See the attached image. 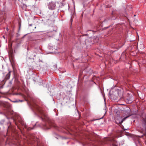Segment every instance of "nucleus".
<instances>
[{
    "label": "nucleus",
    "instance_id": "nucleus-36",
    "mask_svg": "<svg viewBox=\"0 0 146 146\" xmlns=\"http://www.w3.org/2000/svg\"><path fill=\"white\" fill-rule=\"evenodd\" d=\"M50 36V37H51V36Z\"/></svg>",
    "mask_w": 146,
    "mask_h": 146
},
{
    "label": "nucleus",
    "instance_id": "nucleus-5",
    "mask_svg": "<svg viewBox=\"0 0 146 146\" xmlns=\"http://www.w3.org/2000/svg\"><path fill=\"white\" fill-rule=\"evenodd\" d=\"M111 99L113 100L118 101L120 99H119V96H118L117 93L114 92L110 95Z\"/></svg>",
    "mask_w": 146,
    "mask_h": 146
},
{
    "label": "nucleus",
    "instance_id": "nucleus-23",
    "mask_svg": "<svg viewBox=\"0 0 146 146\" xmlns=\"http://www.w3.org/2000/svg\"><path fill=\"white\" fill-rule=\"evenodd\" d=\"M13 33H11V37L12 38L13 37Z\"/></svg>",
    "mask_w": 146,
    "mask_h": 146
},
{
    "label": "nucleus",
    "instance_id": "nucleus-12",
    "mask_svg": "<svg viewBox=\"0 0 146 146\" xmlns=\"http://www.w3.org/2000/svg\"><path fill=\"white\" fill-rule=\"evenodd\" d=\"M48 123L50 126L55 127V124L52 121L50 120H48Z\"/></svg>",
    "mask_w": 146,
    "mask_h": 146
},
{
    "label": "nucleus",
    "instance_id": "nucleus-25",
    "mask_svg": "<svg viewBox=\"0 0 146 146\" xmlns=\"http://www.w3.org/2000/svg\"><path fill=\"white\" fill-rule=\"evenodd\" d=\"M7 143L8 144H9V141H8V139H7Z\"/></svg>",
    "mask_w": 146,
    "mask_h": 146
},
{
    "label": "nucleus",
    "instance_id": "nucleus-9",
    "mask_svg": "<svg viewBox=\"0 0 146 146\" xmlns=\"http://www.w3.org/2000/svg\"><path fill=\"white\" fill-rule=\"evenodd\" d=\"M48 8L51 10L54 9L56 5L54 3L51 2L48 5Z\"/></svg>",
    "mask_w": 146,
    "mask_h": 146
},
{
    "label": "nucleus",
    "instance_id": "nucleus-20",
    "mask_svg": "<svg viewBox=\"0 0 146 146\" xmlns=\"http://www.w3.org/2000/svg\"><path fill=\"white\" fill-rule=\"evenodd\" d=\"M16 89V88L15 87H13L12 88V89H11V91H12L13 92V90H14L15 89Z\"/></svg>",
    "mask_w": 146,
    "mask_h": 146
},
{
    "label": "nucleus",
    "instance_id": "nucleus-1",
    "mask_svg": "<svg viewBox=\"0 0 146 146\" xmlns=\"http://www.w3.org/2000/svg\"><path fill=\"white\" fill-rule=\"evenodd\" d=\"M11 119V122H13V123L15 124L18 128L21 131L19 125L18 123H20L22 126L25 125L24 121L22 119L21 117L19 116L15 113L13 111H11L10 109V119Z\"/></svg>",
    "mask_w": 146,
    "mask_h": 146
},
{
    "label": "nucleus",
    "instance_id": "nucleus-29",
    "mask_svg": "<svg viewBox=\"0 0 146 146\" xmlns=\"http://www.w3.org/2000/svg\"><path fill=\"white\" fill-rule=\"evenodd\" d=\"M95 120L93 119V120H91V121H94V120Z\"/></svg>",
    "mask_w": 146,
    "mask_h": 146
},
{
    "label": "nucleus",
    "instance_id": "nucleus-26",
    "mask_svg": "<svg viewBox=\"0 0 146 146\" xmlns=\"http://www.w3.org/2000/svg\"><path fill=\"white\" fill-rule=\"evenodd\" d=\"M6 29L7 30V31H8V27H7L6 28Z\"/></svg>",
    "mask_w": 146,
    "mask_h": 146
},
{
    "label": "nucleus",
    "instance_id": "nucleus-44",
    "mask_svg": "<svg viewBox=\"0 0 146 146\" xmlns=\"http://www.w3.org/2000/svg\"><path fill=\"white\" fill-rule=\"evenodd\" d=\"M108 28V27H107L106 28Z\"/></svg>",
    "mask_w": 146,
    "mask_h": 146
},
{
    "label": "nucleus",
    "instance_id": "nucleus-24",
    "mask_svg": "<svg viewBox=\"0 0 146 146\" xmlns=\"http://www.w3.org/2000/svg\"><path fill=\"white\" fill-rule=\"evenodd\" d=\"M45 127H46V129H50V128H47V127H46V125H45Z\"/></svg>",
    "mask_w": 146,
    "mask_h": 146
},
{
    "label": "nucleus",
    "instance_id": "nucleus-18",
    "mask_svg": "<svg viewBox=\"0 0 146 146\" xmlns=\"http://www.w3.org/2000/svg\"><path fill=\"white\" fill-rule=\"evenodd\" d=\"M82 71L81 70H80V73L79 74V77H80L82 75Z\"/></svg>",
    "mask_w": 146,
    "mask_h": 146
},
{
    "label": "nucleus",
    "instance_id": "nucleus-11",
    "mask_svg": "<svg viewBox=\"0 0 146 146\" xmlns=\"http://www.w3.org/2000/svg\"><path fill=\"white\" fill-rule=\"evenodd\" d=\"M10 131L11 130V131L13 132H15L16 131V128L15 127L13 126L11 124V122L10 121Z\"/></svg>",
    "mask_w": 146,
    "mask_h": 146
},
{
    "label": "nucleus",
    "instance_id": "nucleus-13",
    "mask_svg": "<svg viewBox=\"0 0 146 146\" xmlns=\"http://www.w3.org/2000/svg\"><path fill=\"white\" fill-rule=\"evenodd\" d=\"M112 17L111 19L112 20H115V19L116 15H115V12L114 11H112L111 13Z\"/></svg>",
    "mask_w": 146,
    "mask_h": 146
},
{
    "label": "nucleus",
    "instance_id": "nucleus-39",
    "mask_svg": "<svg viewBox=\"0 0 146 146\" xmlns=\"http://www.w3.org/2000/svg\"><path fill=\"white\" fill-rule=\"evenodd\" d=\"M8 45H9V42H8Z\"/></svg>",
    "mask_w": 146,
    "mask_h": 146
},
{
    "label": "nucleus",
    "instance_id": "nucleus-43",
    "mask_svg": "<svg viewBox=\"0 0 146 146\" xmlns=\"http://www.w3.org/2000/svg\"><path fill=\"white\" fill-rule=\"evenodd\" d=\"M11 94L10 93L9 94L10 95Z\"/></svg>",
    "mask_w": 146,
    "mask_h": 146
},
{
    "label": "nucleus",
    "instance_id": "nucleus-22",
    "mask_svg": "<svg viewBox=\"0 0 146 146\" xmlns=\"http://www.w3.org/2000/svg\"><path fill=\"white\" fill-rule=\"evenodd\" d=\"M16 94V95H22V94L20 93H15V94Z\"/></svg>",
    "mask_w": 146,
    "mask_h": 146
},
{
    "label": "nucleus",
    "instance_id": "nucleus-7",
    "mask_svg": "<svg viewBox=\"0 0 146 146\" xmlns=\"http://www.w3.org/2000/svg\"><path fill=\"white\" fill-rule=\"evenodd\" d=\"M11 45L10 44V54L11 52ZM10 62H11L12 68L13 69V71L14 72V74L15 72V70H16V68L15 67V61L12 59V60H11L10 58Z\"/></svg>",
    "mask_w": 146,
    "mask_h": 146
},
{
    "label": "nucleus",
    "instance_id": "nucleus-2",
    "mask_svg": "<svg viewBox=\"0 0 146 146\" xmlns=\"http://www.w3.org/2000/svg\"><path fill=\"white\" fill-rule=\"evenodd\" d=\"M130 115L127 116L123 119H122V117L121 116H120V115L116 116L115 117V123L118 124H121L124 120L128 117Z\"/></svg>",
    "mask_w": 146,
    "mask_h": 146
},
{
    "label": "nucleus",
    "instance_id": "nucleus-42",
    "mask_svg": "<svg viewBox=\"0 0 146 146\" xmlns=\"http://www.w3.org/2000/svg\"><path fill=\"white\" fill-rule=\"evenodd\" d=\"M62 6H64V5H63V4H62Z\"/></svg>",
    "mask_w": 146,
    "mask_h": 146
},
{
    "label": "nucleus",
    "instance_id": "nucleus-38",
    "mask_svg": "<svg viewBox=\"0 0 146 146\" xmlns=\"http://www.w3.org/2000/svg\"><path fill=\"white\" fill-rule=\"evenodd\" d=\"M11 72L10 71V72H9L10 74V73Z\"/></svg>",
    "mask_w": 146,
    "mask_h": 146
},
{
    "label": "nucleus",
    "instance_id": "nucleus-16",
    "mask_svg": "<svg viewBox=\"0 0 146 146\" xmlns=\"http://www.w3.org/2000/svg\"><path fill=\"white\" fill-rule=\"evenodd\" d=\"M99 37L97 36H94L93 38V39L96 40V42L97 41L99 40Z\"/></svg>",
    "mask_w": 146,
    "mask_h": 146
},
{
    "label": "nucleus",
    "instance_id": "nucleus-35",
    "mask_svg": "<svg viewBox=\"0 0 146 146\" xmlns=\"http://www.w3.org/2000/svg\"><path fill=\"white\" fill-rule=\"evenodd\" d=\"M29 25L30 26H31V24H30V25Z\"/></svg>",
    "mask_w": 146,
    "mask_h": 146
},
{
    "label": "nucleus",
    "instance_id": "nucleus-27",
    "mask_svg": "<svg viewBox=\"0 0 146 146\" xmlns=\"http://www.w3.org/2000/svg\"><path fill=\"white\" fill-rule=\"evenodd\" d=\"M70 20H71V21H72V17H71V19H70Z\"/></svg>",
    "mask_w": 146,
    "mask_h": 146
},
{
    "label": "nucleus",
    "instance_id": "nucleus-31",
    "mask_svg": "<svg viewBox=\"0 0 146 146\" xmlns=\"http://www.w3.org/2000/svg\"><path fill=\"white\" fill-rule=\"evenodd\" d=\"M8 53L9 54V50L8 51Z\"/></svg>",
    "mask_w": 146,
    "mask_h": 146
},
{
    "label": "nucleus",
    "instance_id": "nucleus-21",
    "mask_svg": "<svg viewBox=\"0 0 146 146\" xmlns=\"http://www.w3.org/2000/svg\"><path fill=\"white\" fill-rule=\"evenodd\" d=\"M116 114H117V115H119V111H117L116 112Z\"/></svg>",
    "mask_w": 146,
    "mask_h": 146
},
{
    "label": "nucleus",
    "instance_id": "nucleus-14",
    "mask_svg": "<svg viewBox=\"0 0 146 146\" xmlns=\"http://www.w3.org/2000/svg\"><path fill=\"white\" fill-rule=\"evenodd\" d=\"M38 50H39L38 49H35V50H34L32 54V55H33L34 57H35L36 56V54L38 53Z\"/></svg>",
    "mask_w": 146,
    "mask_h": 146
},
{
    "label": "nucleus",
    "instance_id": "nucleus-19",
    "mask_svg": "<svg viewBox=\"0 0 146 146\" xmlns=\"http://www.w3.org/2000/svg\"><path fill=\"white\" fill-rule=\"evenodd\" d=\"M9 72H8V73L7 74V75L6 78V79H9Z\"/></svg>",
    "mask_w": 146,
    "mask_h": 146
},
{
    "label": "nucleus",
    "instance_id": "nucleus-32",
    "mask_svg": "<svg viewBox=\"0 0 146 146\" xmlns=\"http://www.w3.org/2000/svg\"><path fill=\"white\" fill-rule=\"evenodd\" d=\"M13 29H14V27H13Z\"/></svg>",
    "mask_w": 146,
    "mask_h": 146
},
{
    "label": "nucleus",
    "instance_id": "nucleus-30",
    "mask_svg": "<svg viewBox=\"0 0 146 146\" xmlns=\"http://www.w3.org/2000/svg\"><path fill=\"white\" fill-rule=\"evenodd\" d=\"M41 118L42 119V120H43V119L41 117Z\"/></svg>",
    "mask_w": 146,
    "mask_h": 146
},
{
    "label": "nucleus",
    "instance_id": "nucleus-41",
    "mask_svg": "<svg viewBox=\"0 0 146 146\" xmlns=\"http://www.w3.org/2000/svg\"><path fill=\"white\" fill-rule=\"evenodd\" d=\"M134 16H135V15H134Z\"/></svg>",
    "mask_w": 146,
    "mask_h": 146
},
{
    "label": "nucleus",
    "instance_id": "nucleus-3",
    "mask_svg": "<svg viewBox=\"0 0 146 146\" xmlns=\"http://www.w3.org/2000/svg\"><path fill=\"white\" fill-rule=\"evenodd\" d=\"M0 105L4 107V110H5V113H8L9 111V108L8 102L0 101Z\"/></svg>",
    "mask_w": 146,
    "mask_h": 146
},
{
    "label": "nucleus",
    "instance_id": "nucleus-15",
    "mask_svg": "<svg viewBox=\"0 0 146 146\" xmlns=\"http://www.w3.org/2000/svg\"><path fill=\"white\" fill-rule=\"evenodd\" d=\"M126 8L127 10L130 11L132 8V6L131 5H129L127 6Z\"/></svg>",
    "mask_w": 146,
    "mask_h": 146
},
{
    "label": "nucleus",
    "instance_id": "nucleus-34",
    "mask_svg": "<svg viewBox=\"0 0 146 146\" xmlns=\"http://www.w3.org/2000/svg\"><path fill=\"white\" fill-rule=\"evenodd\" d=\"M8 129H9V126L8 127Z\"/></svg>",
    "mask_w": 146,
    "mask_h": 146
},
{
    "label": "nucleus",
    "instance_id": "nucleus-10",
    "mask_svg": "<svg viewBox=\"0 0 146 146\" xmlns=\"http://www.w3.org/2000/svg\"><path fill=\"white\" fill-rule=\"evenodd\" d=\"M118 96H119V99H121L123 95V92L121 90H118L117 92H116Z\"/></svg>",
    "mask_w": 146,
    "mask_h": 146
},
{
    "label": "nucleus",
    "instance_id": "nucleus-28",
    "mask_svg": "<svg viewBox=\"0 0 146 146\" xmlns=\"http://www.w3.org/2000/svg\"><path fill=\"white\" fill-rule=\"evenodd\" d=\"M107 20V19H105V20L104 21H105Z\"/></svg>",
    "mask_w": 146,
    "mask_h": 146
},
{
    "label": "nucleus",
    "instance_id": "nucleus-37",
    "mask_svg": "<svg viewBox=\"0 0 146 146\" xmlns=\"http://www.w3.org/2000/svg\"><path fill=\"white\" fill-rule=\"evenodd\" d=\"M127 129H124V130H126Z\"/></svg>",
    "mask_w": 146,
    "mask_h": 146
},
{
    "label": "nucleus",
    "instance_id": "nucleus-6",
    "mask_svg": "<svg viewBox=\"0 0 146 146\" xmlns=\"http://www.w3.org/2000/svg\"><path fill=\"white\" fill-rule=\"evenodd\" d=\"M125 101L127 104H131L133 101V97L132 96H128L125 97Z\"/></svg>",
    "mask_w": 146,
    "mask_h": 146
},
{
    "label": "nucleus",
    "instance_id": "nucleus-4",
    "mask_svg": "<svg viewBox=\"0 0 146 146\" xmlns=\"http://www.w3.org/2000/svg\"><path fill=\"white\" fill-rule=\"evenodd\" d=\"M5 84L4 81V80H3L1 82H0V89H2L3 88V86ZM0 93H1L2 94V96L6 98H8L9 96V94L7 93H2L0 91Z\"/></svg>",
    "mask_w": 146,
    "mask_h": 146
},
{
    "label": "nucleus",
    "instance_id": "nucleus-33",
    "mask_svg": "<svg viewBox=\"0 0 146 146\" xmlns=\"http://www.w3.org/2000/svg\"><path fill=\"white\" fill-rule=\"evenodd\" d=\"M123 45V44H122V45L121 46H120V47H121V46H122V45Z\"/></svg>",
    "mask_w": 146,
    "mask_h": 146
},
{
    "label": "nucleus",
    "instance_id": "nucleus-17",
    "mask_svg": "<svg viewBox=\"0 0 146 146\" xmlns=\"http://www.w3.org/2000/svg\"><path fill=\"white\" fill-rule=\"evenodd\" d=\"M10 101H11L12 102H23V100H16L14 101H12L10 99Z\"/></svg>",
    "mask_w": 146,
    "mask_h": 146
},
{
    "label": "nucleus",
    "instance_id": "nucleus-8",
    "mask_svg": "<svg viewBox=\"0 0 146 146\" xmlns=\"http://www.w3.org/2000/svg\"><path fill=\"white\" fill-rule=\"evenodd\" d=\"M34 108L40 113L42 115H44L46 117V115H44L43 111L37 105H35V106H34Z\"/></svg>",
    "mask_w": 146,
    "mask_h": 146
},
{
    "label": "nucleus",
    "instance_id": "nucleus-40",
    "mask_svg": "<svg viewBox=\"0 0 146 146\" xmlns=\"http://www.w3.org/2000/svg\"><path fill=\"white\" fill-rule=\"evenodd\" d=\"M3 37L4 38H5V37H4V36H3Z\"/></svg>",
    "mask_w": 146,
    "mask_h": 146
}]
</instances>
